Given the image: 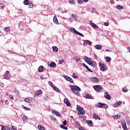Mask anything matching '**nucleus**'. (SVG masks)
I'll return each instance as SVG.
<instances>
[{
  "mask_svg": "<svg viewBox=\"0 0 130 130\" xmlns=\"http://www.w3.org/2000/svg\"><path fill=\"white\" fill-rule=\"evenodd\" d=\"M69 87L73 92L77 94V96H80V94L79 92H81V88L79 87L77 85H70Z\"/></svg>",
  "mask_w": 130,
  "mask_h": 130,
  "instance_id": "obj_1",
  "label": "nucleus"
},
{
  "mask_svg": "<svg viewBox=\"0 0 130 130\" xmlns=\"http://www.w3.org/2000/svg\"><path fill=\"white\" fill-rule=\"evenodd\" d=\"M70 32H72V33H74L75 34H76V35H79V36H81V37H84V35L77 31V30H76L75 28H73V27L70 28Z\"/></svg>",
  "mask_w": 130,
  "mask_h": 130,
  "instance_id": "obj_2",
  "label": "nucleus"
},
{
  "mask_svg": "<svg viewBox=\"0 0 130 130\" xmlns=\"http://www.w3.org/2000/svg\"><path fill=\"white\" fill-rule=\"evenodd\" d=\"M77 110L78 111V114H85L86 112L84 110V108H82L81 106L77 105Z\"/></svg>",
  "mask_w": 130,
  "mask_h": 130,
  "instance_id": "obj_3",
  "label": "nucleus"
},
{
  "mask_svg": "<svg viewBox=\"0 0 130 130\" xmlns=\"http://www.w3.org/2000/svg\"><path fill=\"white\" fill-rule=\"evenodd\" d=\"M99 67H100V69L101 71H102V72H104V71H105V70H106V64H105L104 63L100 62H99Z\"/></svg>",
  "mask_w": 130,
  "mask_h": 130,
  "instance_id": "obj_4",
  "label": "nucleus"
},
{
  "mask_svg": "<svg viewBox=\"0 0 130 130\" xmlns=\"http://www.w3.org/2000/svg\"><path fill=\"white\" fill-rule=\"evenodd\" d=\"M93 88L95 91H100L103 89V87L101 85H94Z\"/></svg>",
  "mask_w": 130,
  "mask_h": 130,
  "instance_id": "obj_5",
  "label": "nucleus"
},
{
  "mask_svg": "<svg viewBox=\"0 0 130 130\" xmlns=\"http://www.w3.org/2000/svg\"><path fill=\"white\" fill-rule=\"evenodd\" d=\"M63 78L67 80V81H68L69 82H70V83H74V80L72 79V78L68 77L67 75H63Z\"/></svg>",
  "mask_w": 130,
  "mask_h": 130,
  "instance_id": "obj_6",
  "label": "nucleus"
},
{
  "mask_svg": "<svg viewBox=\"0 0 130 130\" xmlns=\"http://www.w3.org/2000/svg\"><path fill=\"white\" fill-rule=\"evenodd\" d=\"M88 64H89V66H91V67H92L93 68H95V67H96L97 66V64L96 63V61H92V60H90Z\"/></svg>",
  "mask_w": 130,
  "mask_h": 130,
  "instance_id": "obj_7",
  "label": "nucleus"
},
{
  "mask_svg": "<svg viewBox=\"0 0 130 130\" xmlns=\"http://www.w3.org/2000/svg\"><path fill=\"white\" fill-rule=\"evenodd\" d=\"M89 24L91 25V26L94 29H97V28H98L99 29H98V31H100V30H101V29H100V28H99V27H98V26H97V25H96L95 23H94L93 22H90Z\"/></svg>",
  "mask_w": 130,
  "mask_h": 130,
  "instance_id": "obj_8",
  "label": "nucleus"
},
{
  "mask_svg": "<svg viewBox=\"0 0 130 130\" xmlns=\"http://www.w3.org/2000/svg\"><path fill=\"white\" fill-rule=\"evenodd\" d=\"M121 124L123 129L127 130V127H126V123L125 122V121H123L121 122Z\"/></svg>",
  "mask_w": 130,
  "mask_h": 130,
  "instance_id": "obj_9",
  "label": "nucleus"
},
{
  "mask_svg": "<svg viewBox=\"0 0 130 130\" xmlns=\"http://www.w3.org/2000/svg\"><path fill=\"white\" fill-rule=\"evenodd\" d=\"M90 81H92L93 83H98L99 80L96 77H92L89 79Z\"/></svg>",
  "mask_w": 130,
  "mask_h": 130,
  "instance_id": "obj_10",
  "label": "nucleus"
},
{
  "mask_svg": "<svg viewBox=\"0 0 130 130\" xmlns=\"http://www.w3.org/2000/svg\"><path fill=\"white\" fill-rule=\"evenodd\" d=\"M105 98L106 99H108V100H111V96H110L109 94H108V92L107 91H106L105 92Z\"/></svg>",
  "mask_w": 130,
  "mask_h": 130,
  "instance_id": "obj_11",
  "label": "nucleus"
},
{
  "mask_svg": "<svg viewBox=\"0 0 130 130\" xmlns=\"http://www.w3.org/2000/svg\"><path fill=\"white\" fill-rule=\"evenodd\" d=\"M52 113H53V114H55L58 117H60V113H59V112H58L57 111L52 110Z\"/></svg>",
  "mask_w": 130,
  "mask_h": 130,
  "instance_id": "obj_12",
  "label": "nucleus"
},
{
  "mask_svg": "<svg viewBox=\"0 0 130 130\" xmlns=\"http://www.w3.org/2000/svg\"><path fill=\"white\" fill-rule=\"evenodd\" d=\"M84 42L83 45H87V44L88 45H92V42L89 40H84Z\"/></svg>",
  "mask_w": 130,
  "mask_h": 130,
  "instance_id": "obj_13",
  "label": "nucleus"
},
{
  "mask_svg": "<svg viewBox=\"0 0 130 130\" xmlns=\"http://www.w3.org/2000/svg\"><path fill=\"white\" fill-rule=\"evenodd\" d=\"M82 66H84V68H85V69H86V70L88 71V72H90V73H93V71L91 70V69H90V68H89V67H88L85 64V63H83Z\"/></svg>",
  "mask_w": 130,
  "mask_h": 130,
  "instance_id": "obj_14",
  "label": "nucleus"
},
{
  "mask_svg": "<svg viewBox=\"0 0 130 130\" xmlns=\"http://www.w3.org/2000/svg\"><path fill=\"white\" fill-rule=\"evenodd\" d=\"M85 98L86 99H94L93 98V96H92V95H91V94H90L89 93L86 94Z\"/></svg>",
  "mask_w": 130,
  "mask_h": 130,
  "instance_id": "obj_15",
  "label": "nucleus"
},
{
  "mask_svg": "<svg viewBox=\"0 0 130 130\" xmlns=\"http://www.w3.org/2000/svg\"><path fill=\"white\" fill-rule=\"evenodd\" d=\"M38 71L40 73H42L44 71V67L41 66L38 68Z\"/></svg>",
  "mask_w": 130,
  "mask_h": 130,
  "instance_id": "obj_16",
  "label": "nucleus"
},
{
  "mask_svg": "<svg viewBox=\"0 0 130 130\" xmlns=\"http://www.w3.org/2000/svg\"><path fill=\"white\" fill-rule=\"evenodd\" d=\"M53 21L54 22V23H55V24H56L57 25L58 24V20H57V18L56 16H54Z\"/></svg>",
  "mask_w": 130,
  "mask_h": 130,
  "instance_id": "obj_17",
  "label": "nucleus"
},
{
  "mask_svg": "<svg viewBox=\"0 0 130 130\" xmlns=\"http://www.w3.org/2000/svg\"><path fill=\"white\" fill-rule=\"evenodd\" d=\"M52 88H53V90L56 91V92H57L58 93L60 92V90H59V88H57L56 86L54 85Z\"/></svg>",
  "mask_w": 130,
  "mask_h": 130,
  "instance_id": "obj_18",
  "label": "nucleus"
},
{
  "mask_svg": "<svg viewBox=\"0 0 130 130\" xmlns=\"http://www.w3.org/2000/svg\"><path fill=\"white\" fill-rule=\"evenodd\" d=\"M116 9H117V10H123L124 8L123 7V6L118 5L116 6Z\"/></svg>",
  "mask_w": 130,
  "mask_h": 130,
  "instance_id": "obj_19",
  "label": "nucleus"
},
{
  "mask_svg": "<svg viewBox=\"0 0 130 130\" xmlns=\"http://www.w3.org/2000/svg\"><path fill=\"white\" fill-rule=\"evenodd\" d=\"M93 118L95 119H99V120L101 119L100 117L96 113L93 114Z\"/></svg>",
  "mask_w": 130,
  "mask_h": 130,
  "instance_id": "obj_20",
  "label": "nucleus"
},
{
  "mask_svg": "<svg viewBox=\"0 0 130 130\" xmlns=\"http://www.w3.org/2000/svg\"><path fill=\"white\" fill-rule=\"evenodd\" d=\"M105 105V104H103L102 103H98V107H99L100 108H102Z\"/></svg>",
  "mask_w": 130,
  "mask_h": 130,
  "instance_id": "obj_21",
  "label": "nucleus"
},
{
  "mask_svg": "<svg viewBox=\"0 0 130 130\" xmlns=\"http://www.w3.org/2000/svg\"><path fill=\"white\" fill-rule=\"evenodd\" d=\"M94 47L96 49L100 50L102 48V45H96L94 46Z\"/></svg>",
  "mask_w": 130,
  "mask_h": 130,
  "instance_id": "obj_22",
  "label": "nucleus"
},
{
  "mask_svg": "<svg viewBox=\"0 0 130 130\" xmlns=\"http://www.w3.org/2000/svg\"><path fill=\"white\" fill-rule=\"evenodd\" d=\"M80 118L81 119V121H82V122L83 123H84L85 124H86V123H87V121H86V120H85V118H84V117H80Z\"/></svg>",
  "mask_w": 130,
  "mask_h": 130,
  "instance_id": "obj_23",
  "label": "nucleus"
},
{
  "mask_svg": "<svg viewBox=\"0 0 130 130\" xmlns=\"http://www.w3.org/2000/svg\"><path fill=\"white\" fill-rule=\"evenodd\" d=\"M52 49H53V51L54 52H57V51H58V48H57V47L56 46H53Z\"/></svg>",
  "mask_w": 130,
  "mask_h": 130,
  "instance_id": "obj_24",
  "label": "nucleus"
},
{
  "mask_svg": "<svg viewBox=\"0 0 130 130\" xmlns=\"http://www.w3.org/2000/svg\"><path fill=\"white\" fill-rule=\"evenodd\" d=\"M60 127L61 128H63V129H66V130H68V127L64 126V125L61 124L60 125Z\"/></svg>",
  "mask_w": 130,
  "mask_h": 130,
  "instance_id": "obj_25",
  "label": "nucleus"
},
{
  "mask_svg": "<svg viewBox=\"0 0 130 130\" xmlns=\"http://www.w3.org/2000/svg\"><path fill=\"white\" fill-rule=\"evenodd\" d=\"M56 66V64L54 62H52L50 63V67L51 68H54V67Z\"/></svg>",
  "mask_w": 130,
  "mask_h": 130,
  "instance_id": "obj_26",
  "label": "nucleus"
},
{
  "mask_svg": "<svg viewBox=\"0 0 130 130\" xmlns=\"http://www.w3.org/2000/svg\"><path fill=\"white\" fill-rule=\"evenodd\" d=\"M90 60L89 59V57H87L86 56H85L84 61L87 62L88 64H89V62H90Z\"/></svg>",
  "mask_w": 130,
  "mask_h": 130,
  "instance_id": "obj_27",
  "label": "nucleus"
},
{
  "mask_svg": "<svg viewBox=\"0 0 130 130\" xmlns=\"http://www.w3.org/2000/svg\"><path fill=\"white\" fill-rule=\"evenodd\" d=\"M113 117L115 118V119H119L120 118V115H115L113 116Z\"/></svg>",
  "mask_w": 130,
  "mask_h": 130,
  "instance_id": "obj_28",
  "label": "nucleus"
},
{
  "mask_svg": "<svg viewBox=\"0 0 130 130\" xmlns=\"http://www.w3.org/2000/svg\"><path fill=\"white\" fill-rule=\"evenodd\" d=\"M45 128L44 127V126L42 125H39L38 126V129L39 130H44Z\"/></svg>",
  "mask_w": 130,
  "mask_h": 130,
  "instance_id": "obj_29",
  "label": "nucleus"
},
{
  "mask_svg": "<svg viewBox=\"0 0 130 130\" xmlns=\"http://www.w3.org/2000/svg\"><path fill=\"white\" fill-rule=\"evenodd\" d=\"M23 4L25 6H28V5H29V0H24L23 2Z\"/></svg>",
  "mask_w": 130,
  "mask_h": 130,
  "instance_id": "obj_30",
  "label": "nucleus"
},
{
  "mask_svg": "<svg viewBox=\"0 0 130 130\" xmlns=\"http://www.w3.org/2000/svg\"><path fill=\"white\" fill-rule=\"evenodd\" d=\"M5 31L6 32H10L11 31V29L10 28V27H6L4 28Z\"/></svg>",
  "mask_w": 130,
  "mask_h": 130,
  "instance_id": "obj_31",
  "label": "nucleus"
},
{
  "mask_svg": "<svg viewBox=\"0 0 130 130\" xmlns=\"http://www.w3.org/2000/svg\"><path fill=\"white\" fill-rule=\"evenodd\" d=\"M106 59L107 62H109L111 60V58L110 57H106Z\"/></svg>",
  "mask_w": 130,
  "mask_h": 130,
  "instance_id": "obj_32",
  "label": "nucleus"
},
{
  "mask_svg": "<svg viewBox=\"0 0 130 130\" xmlns=\"http://www.w3.org/2000/svg\"><path fill=\"white\" fill-rule=\"evenodd\" d=\"M24 101L25 102H27V103H31V100H30L29 99H25Z\"/></svg>",
  "mask_w": 130,
  "mask_h": 130,
  "instance_id": "obj_33",
  "label": "nucleus"
},
{
  "mask_svg": "<svg viewBox=\"0 0 130 130\" xmlns=\"http://www.w3.org/2000/svg\"><path fill=\"white\" fill-rule=\"evenodd\" d=\"M69 4L71 5H76V1H69Z\"/></svg>",
  "mask_w": 130,
  "mask_h": 130,
  "instance_id": "obj_34",
  "label": "nucleus"
},
{
  "mask_svg": "<svg viewBox=\"0 0 130 130\" xmlns=\"http://www.w3.org/2000/svg\"><path fill=\"white\" fill-rule=\"evenodd\" d=\"M87 124L88 125H91V124H93V122L92 121V120H88L87 121Z\"/></svg>",
  "mask_w": 130,
  "mask_h": 130,
  "instance_id": "obj_35",
  "label": "nucleus"
},
{
  "mask_svg": "<svg viewBox=\"0 0 130 130\" xmlns=\"http://www.w3.org/2000/svg\"><path fill=\"white\" fill-rule=\"evenodd\" d=\"M74 59H75V60L76 61H79L81 60V59H80V58L79 57H78V56H75L74 57Z\"/></svg>",
  "mask_w": 130,
  "mask_h": 130,
  "instance_id": "obj_36",
  "label": "nucleus"
},
{
  "mask_svg": "<svg viewBox=\"0 0 130 130\" xmlns=\"http://www.w3.org/2000/svg\"><path fill=\"white\" fill-rule=\"evenodd\" d=\"M22 107L23 108V109H24L25 110H31V109H29L28 108L25 107V106H24V105H22Z\"/></svg>",
  "mask_w": 130,
  "mask_h": 130,
  "instance_id": "obj_37",
  "label": "nucleus"
},
{
  "mask_svg": "<svg viewBox=\"0 0 130 130\" xmlns=\"http://www.w3.org/2000/svg\"><path fill=\"white\" fill-rule=\"evenodd\" d=\"M37 94H38V95H40L42 94V90H37Z\"/></svg>",
  "mask_w": 130,
  "mask_h": 130,
  "instance_id": "obj_38",
  "label": "nucleus"
},
{
  "mask_svg": "<svg viewBox=\"0 0 130 130\" xmlns=\"http://www.w3.org/2000/svg\"><path fill=\"white\" fill-rule=\"evenodd\" d=\"M72 17L73 19H77V18H78V16H77V15H76V14H72Z\"/></svg>",
  "mask_w": 130,
  "mask_h": 130,
  "instance_id": "obj_39",
  "label": "nucleus"
},
{
  "mask_svg": "<svg viewBox=\"0 0 130 130\" xmlns=\"http://www.w3.org/2000/svg\"><path fill=\"white\" fill-rule=\"evenodd\" d=\"M27 118H28V117H27V116H23L22 117V120H23V121H26V120H27Z\"/></svg>",
  "mask_w": 130,
  "mask_h": 130,
  "instance_id": "obj_40",
  "label": "nucleus"
},
{
  "mask_svg": "<svg viewBox=\"0 0 130 130\" xmlns=\"http://www.w3.org/2000/svg\"><path fill=\"white\" fill-rule=\"evenodd\" d=\"M48 84L50 85L51 86V87H53L54 85H53V83H52V82H51L50 81H48Z\"/></svg>",
  "mask_w": 130,
  "mask_h": 130,
  "instance_id": "obj_41",
  "label": "nucleus"
},
{
  "mask_svg": "<svg viewBox=\"0 0 130 130\" xmlns=\"http://www.w3.org/2000/svg\"><path fill=\"white\" fill-rule=\"evenodd\" d=\"M28 8L29 9H31V8H33V4L30 3V4H28Z\"/></svg>",
  "mask_w": 130,
  "mask_h": 130,
  "instance_id": "obj_42",
  "label": "nucleus"
},
{
  "mask_svg": "<svg viewBox=\"0 0 130 130\" xmlns=\"http://www.w3.org/2000/svg\"><path fill=\"white\" fill-rule=\"evenodd\" d=\"M75 124L76 125H77V126H80V125H81V124H80V122H79L78 121H76Z\"/></svg>",
  "mask_w": 130,
  "mask_h": 130,
  "instance_id": "obj_43",
  "label": "nucleus"
},
{
  "mask_svg": "<svg viewBox=\"0 0 130 130\" xmlns=\"http://www.w3.org/2000/svg\"><path fill=\"white\" fill-rule=\"evenodd\" d=\"M4 130H11L9 126H4Z\"/></svg>",
  "mask_w": 130,
  "mask_h": 130,
  "instance_id": "obj_44",
  "label": "nucleus"
},
{
  "mask_svg": "<svg viewBox=\"0 0 130 130\" xmlns=\"http://www.w3.org/2000/svg\"><path fill=\"white\" fill-rule=\"evenodd\" d=\"M117 104L118 106H119V105H121V104H122V102L121 101H119L117 102Z\"/></svg>",
  "mask_w": 130,
  "mask_h": 130,
  "instance_id": "obj_45",
  "label": "nucleus"
},
{
  "mask_svg": "<svg viewBox=\"0 0 130 130\" xmlns=\"http://www.w3.org/2000/svg\"><path fill=\"white\" fill-rule=\"evenodd\" d=\"M12 127V129L13 130H17V127H15V126L12 125H11Z\"/></svg>",
  "mask_w": 130,
  "mask_h": 130,
  "instance_id": "obj_46",
  "label": "nucleus"
},
{
  "mask_svg": "<svg viewBox=\"0 0 130 130\" xmlns=\"http://www.w3.org/2000/svg\"><path fill=\"white\" fill-rule=\"evenodd\" d=\"M65 104H66L68 107H69V106H71V103H70V102H69L68 103H66Z\"/></svg>",
  "mask_w": 130,
  "mask_h": 130,
  "instance_id": "obj_47",
  "label": "nucleus"
},
{
  "mask_svg": "<svg viewBox=\"0 0 130 130\" xmlns=\"http://www.w3.org/2000/svg\"><path fill=\"white\" fill-rule=\"evenodd\" d=\"M73 78H74V79H78V76H77V75H76V74H75V73H74V74H73Z\"/></svg>",
  "mask_w": 130,
  "mask_h": 130,
  "instance_id": "obj_48",
  "label": "nucleus"
},
{
  "mask_svg": "<svg viewBox=\"0 0 130 130\" xmlns=\"http://www.w3.org/2000/svg\"><path fill=\"white\" fill-rule=\"evenodd\" d=\"M69 102V101L68 100V99H64V103L66 104Z\"/></svg>",
  "mask_w": 130,
  "mask_h": 130,
  "instance_id": "obj_49",
  "label": "nucleus"
},
{
  "mask_svg": "<svg viewBox=\"0 0 130 130\" xmlns=\"http://www.w3.org/2000/svg\"><path fill=\"white\" fill-rule=\"evenodd\" d=\"M104 108H105V109H107V108H108V106L105 104V105H104Z\"/></svg>",
  "mask_w": 130,
  "mask_h": 130,
  "instance_id": "obj_50",
  "label": "nucleus"
},
{
  "mask_svg": "<svg viewBox=\"0 0 130 130\" xmlns=\"http://www.w3.org/2000/svg\"><path fill=\"white\" fill-rule=\"evenodd\" d=\"M122 90L123 91V92H127V90L126 89H125V88H122Z\"/></svg>",
  "mask_w": 130,
  "mask_h": 130,
  "instance_id": "obj_51",
  "label": "nucleus"
},
{
  "mask_svg": "<svg viewBox=\"0 0 130 130\" xmlns=\"http://www.w3.org/2000/svg\"><path fill=\"white\" fill-rule=\"evenodd\" d=\"M40 79H41L42 80H44V79H45V77H44V76H43V75H41Z\"/></svg>",
  "mask_w": 130,
  "mask_h": 130,
  "instance_id": "obj_52",
  "label": "nucleus"
},
{
  "mask_svg": "<svg viewBox=\"0 0 130 130\" xmlns=\"http://www.w3.org/2000/svg\"><path fill=\"white\" fill-rule=\"evenodd\" d=\"M64 61V60H60L59 61V63L60 64H61V63H62V62H63Z\"/></svg>",
  "mask_w": 130,
  "mask_h": 130,
  "instance_id": "obj_53",
  "label": "nucleus"
},
{
  "mask_svg": "<svg viewBox=\"0 0 130 130\" xmlns=\"http://www.w3.org/2000/svg\"><path fill=\"white\" fill-rule=\"evenodd\" d=\"M14 92H15V93H16V94H19V90H18L17 89H15Z\"/></svg>",
  "mask_w": 130,
  "mask_h": 130,
  "instance_id": "obj_54",
  "label": "nucleus"
},
{
  "mask_svg": "<svg viewBox=\"0 0 130 130\" xmlns=\"http://www.w3.org/2000/svg\"><path fill=\"white\" fill-rule=\"evenodd\" d=\"M67 120H64V121H63V125H67Z\"/></svg>",
  "mask_w": 130,
  "mask_h": 130,
  "instance_id": "obj_55",
  "label": "nucleus"
},
{
  "mask_svg": "<svg viewBox=\"0 0 130 130\" xmlns=\"http://www.w3.org/2000/svg\"><path fill=\"white\" fill-rule=\"evenodd\" d=\"M78 4H83V1L82 0H78Z\"/></svg>",
  "mask_w": 130,
  "mask_h": 130,
  "instance_id": "obj_56",
  "label": "nucleus"
},
{
  "mask_svg": "<svg viewBox=\"0 0 130 130\" xmlns=\"http://www.w3.org/2000/svg\"><path fill=\"white\" fill-rule=\"evenodd\" d=\"M117 106H118V105H117V103H115L113 105L114 107H117Z\"/></svg>",
  "mask_w": 130,
  "mask_h": 130,
  "instance_id": "obj_57",
  "label": "nucleus"
},
{
  "mask_svg": "<svg viewBox=\"0 0 130 130\" xmlns=\"http://www.w3.org/2000/svg\"><path fill=\"white\" fill-rule=\"evenodd\" d=\"M106 51H107V52H112V50L109 49L106 50Z\"/></svg>",
  "mask_w": 130,
  "mask_h": 130,
  "instance_id": "obj_58",
  "label": "nucleus"
},
{
  "mask_svg": "<svg viewBox=\"0 0 130 130\" xmlns=\"http://www.w3.org/2000/svg\"><path fill=\"white\" fill-rule=\"evenodd\" d=\"M127 125H130V120H127Z\"/></svg>",
  "mask_w": 130,
  "mask_h": 130,
  "instance_id": "obj_59",
  "label": "nucleus"
},
{
  "mask_svg": "<svg viewBox=\"0 0 130 130\" xmlns=\"http://www.w3.org/2000/svg\"><path fill=\"white\" fill-rule=\"evenodd\" d=\"M95 11H96V8L92 9L91 10V13H93L94 12H95Z\"/></svg>",
  "mask_w": 130,
  "mask_h": 130,
  "instance_id": "obj_60",
  "label": "nucleus"
},
{
  "mask_svg": "<svg viewBox=\"0 0 130 130\" xmlns=\"http://www.w3.org/2000/svg\"><path fill=\"white\" fill-rule=\"evenodd\" d=\"M105 26H109V23L105 22Z\"/></svg>",
  "mask_w": 130,
  "mask_h": 130,
  "instance_id": "obj_61",
  "label": "nucleus"
},
{
  "mask_svg": "<svg viewBox=\"0 0 130 130\" xmlns=\"http://www.w3.org/2000/svg\"><path fill=\"white\" fill-rule=\"evenodd\" d=\"M4 8V4H0V9Z\"/></svg>",
  "mask_w": 130,
  "mask_h": 130,
  "instance_id": "obj_62",
  "label": "nucleus"
},
{
  "mask_svg": "<svg viewBox=\"0 0 130 130\" xmlns=\"http://www.w3.org/2000/svg\"><path fill=\"white\" fill-rule=\"evenodd\" d=\"M8 74H6L5 75H4V79H6L7 78V77H8Z\"/></svg>",
  "mask_w": 130,
  "mask_h": 130,
  "instance_id": "obj_63",
  "label": "nucleus"
},
{
  "mask_svg": "<svg viewBox=\"0 0 130 130\" xmlns=\"http://www.w3.org/2000/svg\"><path fill=\"white\" fill-rule=\"evenodd\" d=\"M79 129L80 130H86V129H84V128H83L82 127H80Z\"/></svg>",
  "mask_w": 130,
  "mask_h": 130,
  "instance_id": "obj_64",
  "label": "nucleus"
}]
</instances>
